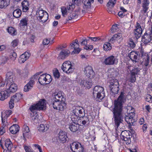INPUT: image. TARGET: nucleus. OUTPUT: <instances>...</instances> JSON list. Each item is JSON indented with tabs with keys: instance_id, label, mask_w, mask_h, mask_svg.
Segmentation results:
<instances>
[{
	"instance_id": "nucleus-1",
	"label": "nucleus",
	"mask_w": 152,
	"mask_h": 152,
	"mask_svg": "<svg viewBox=\"0 0 152 152\" xmlns=\"http://www.w3.org/2000/svg\"><path fill=\"white\" fill-rule=\"evenodd\" d=\"M124 95L121 93L117 99L114 101V107L113 109V115L114 122L116 130L120 124L123 121L124 113L123 104L124 101Z\"/></svg>"
},
{
	"instance_id": "nucleus-2",
	"label": "nucleus",
	"mask_w": 152,
	"mask_h": 152,
	"mask_svg": "<svg viewBox=\"0 0 152 152\" xmlns=\"http://www.w3.org/2000/svg\"><path fill=\"white\" fill-rule=\"evenodd\" d=\"M138 56L141 57L143 60V62L145 66L148 64L149 58L147 53H145L143 49H141L138 52L135 51L131 52L129 55V56L132 61L134 63L138 61Z\"/></svg>"
},
{
	"instance_id": "nucleus-3",
	"label": "nucleus",
	"mask_w": 152,
	"mask_h": 152,
	"mask_svg": "<svg viewBox=\"0 0 152 152\" xmlns=\"http://www.w3.org/2000/svg\"><path fill=\"white\" fill-rule=\"evenodd\" d=\"M15 77L12 72H9L7 73L6 77V91L9 94L16 92L17 90V86L14 82Z\"/></svg>"
},
{
	"instance_id": "nucleus-4",
	"label": "nucleus",
	"mask_w": 152,
	"mask_h": 152,
	"mask_svg": "<svg viewBox=\"0 0 152 152\" xmlns=\"http://www.w3.org/2000/svg\"><path fill=\"white\" fill-rule=\"evenodd\" d=\"M65 99L61 91H59L57 94H54V97L51 102L53 108L57 110L61 102L65 101Z\"/></svg>"
},
{
	"instance_id": "nucleus-5",
	"label": "nucleus",
	"mask_w": 152,
	"mask_h": 152,
	"mask_svg": "<svg viewBox=\"0 0 152 152\" xmlns=\"http://www.w3.org/2000/svg\"><path fill=\"white\" fill-rule=\"evenodd\" d=\"M93 96L100 100L102 99L105 96L104 88L100 86H96L93 89Z\"/></svg>"
},
{
	"instance_id": "nucleus-6",
	"label": "nucleus",
	"mask_w": 152,
	"mask_h": 152,
	"mask_svg": "<svg viewBox=\"0 0 152 152\" xmlns=\"http://www.w3.org/2000/svg\"><path fill=\"white\" fill-rule=\"evenodd\" d=\"M12 113L11 110H7L5 112L2 113L1 114V120H2V129H0V134L3 135L5 132V130L4 128L5 126L6 122L7 120V118Z\"/></svg>"
},
{
	"instance_id": "nucleus-7",
	"label": "nucleus",
	"mask_w": 152,
	"mask_h": 152,
	"mask_svg": "<svg viewBox=\"0 0 152 152\" xmlns=\"http://www.w3.org/2000/svg\"><path fill=\"white\" fill-rule=\"evenodd\" d=\"M46 101L44 99L40 100L36 104L32 105L29 109L33 113L36 112V110H41L44 109L46 107Z\"/></svg>"
},
{
	"instance_id": "nucleus-8",
	"label": "nucleus",
	"mask_w": 152,
	"mask_h": 152,
	"mask_svg": "<svg viewBox=\"0 0 152 152\" xmlns=\"http://www.w3.org/2000/svg\"><path fill=\"white\" fill-rule=\"evenodd\" d=\"M36 15L37 19L40 22H45L48 19V15L47 12L39 8L37 11Z\"/></svg>"
},
{
	"instance_id": "nucleus-9",
	"label": "nucleus",
	"mask_w": 152,
	"mask_h": 152,
	"mask_svg": "<svg viewBox=\"0 0 152 152\" xmlns=\"http://www.w3.org/2000/svg\"><path fill=\"white\" fill-rule=\"evenodd\" d=\"M61 68L63 71L67 74L72 73L74 70V67L70 61H66L63 64Z\"/></svg>"
},
{
	"instance_id": "nucleus-10",
	"label": "nucleus",
	"mask_w": 152,
	"mask_h": 152,
	"mask_svg": "<svg viewBox=\"0 0 152 152\" xmlns=\"http://www.w3.org/2000/svg\"><path fill=\"white\" fill-rule=\"evenodd\" d=\"M132 137L131 132L129 131L126 130L122 131L120 135L121 139L124 142V143L127 145L130 144L131 138Z\"/></svg>"
},
{
	"instance_id": "nucleus-11",
	"label": "nucleus",
	"mask_w": 152,
	"mask_h": 152,
	"mask_svg": "<svg viewBox=\"0 0 152 152\" xmlns=\"http://www.w3.org/2000/svg\"><path fill=\"white\" fill-rule=\"evenodd\" d=\"M70 148L73 152H83L84 148L81 144L74 142L70 144Z\"/></svg>"
},
{
	"instance_id": "nucleus-12",
	"label": "nucleus",
	"mask_w": 152,
	"mask_h": 152,
	"mask_svg": "<svg viewBox=\"0 0 152 152\" xmlns=\"http://www.w3.org/2000/svg\"><path fill=\"white\" fill-rule=\"evenodd\" d=\"M52 80L51 76L48 74H44L41 75L38 79L39 83L42 85L49 84Z\"/></svg>"
},
{
	"instance_id": "nucleus-13",
	"label": "nucleus",
	"mask_w": 152,
	"mask_h": 152,
	"mask_svg": "<svg viewBox=\"0 0 152 152\" xmlns=\"http://www.w3.org/2000/svg\"><path fill=\"white\" fill-rule=\"evenodd\" d=\"M142 41L145 44H148L152 41V29L148 30L142 37Z\"/></svg>"
},
{
	"instance_id": "nucleus-14",
	"label": "nucleus",
	"mask_w": 152,
	"mask_h": 152,
	"mask_svg": "<svg viewBox=\"0 0 152 152\" xmlns=\"http://www.w3.org/2000/svg\"><path fill=\"white\" fill-rule=\"evenodd\" d=\"M22 97V94L20 93H16L15 95L12 96L9 102L10 108H13L14 106L15 103L18 102L21 99Z\"/></svg>"
},
{
	"instance_id": "nucleus-15",
	"label": "nucleus",
	"mask_w": 152,
	"mask_h": 152,
	"mask_svg": "<svg viewBox=\"0 0 152 152\" xmlns=\"http://www.w3.org/2000/svg\"><path fill=\"white\" fill-rule=\"evenodd\" d=\"M39 75V74L37 73L32 77L30 81L24 86V91L25 92L28 91L33 88V85L35 83V81L37 80L36 76L37 75Z\"/></svg>"
},
{
	"instance_id": "nucleus-16",
	"label": "nucleus",
	"mask_w": 152,
	"mask_h": 152,
	"mask_svg": "<svg viewBox=\"0 0 152 152\" xmlns=\"http://www.w3.org/2000/svg\"><path fill=\"white\" fill-rule=\"evenodd\" d=\"M110 83L109 87L112 92L114 93L119 91L118 83L116 80H111Z\"/></svg>"
},
{
	"instance_id": "nucleus-17",
	"label": "nucleus",
	"mask_w": 152,
	"mask_h": 152,
	"mask_svg": "<svg viewBox=\"0 0 152 152\" xmlns=\"http://www.w3.org/2000/svg\"><path fill=\"white\" fill-rule=\"evenodd\" d=\"M118 62V59L116 57L113 56H109L106 58L104 63L106 65H113Z\"/></svg>"
},
{
	"instance_id": "nucleus-18",
	"label": "nucleus",
	"mask_w": 152,
	"mask_h": 152,
	"mask_svg": "<svg viewBox=\"0 0 152 152\" xmlns=\"http://www.w3.org/2000/svg\"><path fill=\"white\" fill-rule=\"evenodd\" d=\"M129 109H131L132 111L129 113L128 110H127L128 113H129V115L126 116L125 118V121L128 123L130 124H133L134 122V118L135 116V113L134 112V109L132 107H129Z\"/></svg>"
},
{
	"instance_id": "nucleus-19",
	"label": "nucleus",
	"mask_w": 152,
	"mask_h": 152,
	"mask_svg": "<svg viewBox=\"0 0 152 152\" xmlns=\"http://www.w3.org/2000/svg\"><path fill=\"white\" fill-rule=\"evenodd\" d=\"M140 69L138 68H134L132 69L130 72V81L132 83L135 82L136 80V75L139 74Z\"/></svg>"
},
{
	"instance_id": "nucleus-20",
	"label": "nucleus",
	"mask_w": 152,
	"mask_h": 152,
	"mask_svg": "<svg viewBox=\"0 0 152 152\" xmlns=\"http://www.w3.org/2000/svg\"><path fill=\"white\" fill-rule=\"evenodd\" d=\"M91 79L89 78L86 80H80L79 81V83L82 86L85 87L87 89H89L91 88L92 85V81Z\"/></svg>"
},
{
	"instance_id": "nucleus-21",
	"label": "nucleus",
	"mask_w": 152,
	"mask_h": 152,
	"mask_svg": "<svg viewBox=\"0 0 152 152\" xmlns=\"http://www.w3.org/2000/svg\"><path fill=\"white\" fill-rule=\"evenodd\" d=\"M84 72L86 76L91 79L93 78L95 75L92 68L90 66H88L85 68Z\"/></svg>"
},
{
	"instance_id": "nucleus-22",
	"label": "nucleus",
	"mask_w": 152,
	"mask_h": 152,
	"mask_svg": "<svg viewBox=\"0 0 152 152\" xmlns=\"http://www.w3.org/2000/svg\"><path fill=\"white\" fill-rule=\"evenodd\" d=\"M149 4V0H143L142 3V9L141 10V12L144 15L145 13H147Z\"/></svg>"
},
{
	"instance_id": "nucleus-23",
	"label": "nucleus",
	"mask_w": 152,
	"mask_h": 152,
	"mask_svg": "<svg viewBox=\"0 0 152 152\" xmlns=\"http://www.w3.org/2000/svg\"><path fill=\"white\" fill-rule=\"evenodd\" d=\"M135 27L136 28L134 30V33L135 36L137 39L141 36L142 30L141 26L138 22L136 23Z\"/></svg>"
},
{
	"instance_id": "nucleus-24",
	"label": "nucleus",
	"mask_w": 152,
	"mask_h": 152,
	"mask_svg": "<svg viewBox=\"0 0 152 152\" xmlns=\"http://www.w3.org/2000/svg\"><path fill=\"white\" fill-rule=\"evenodd\" d=\"M58 137V140L63 142H65L67 138L66 133L63 131H61L59 133Z\"/></svg>"
},
{
	"instance_id": "nucleus-25",
	"label": "nucleus",
	"mask_w": 152,
	"mask_h": 152,
	"mask_svg": "<svg viewBox=\"0 0 152 152\" xmlns=\"http://www.w3.org/2000/svg\"><path fill=\"white\" fill-rule=\"evenodd\" d=\"M30 56V54L28 52H25L20 55L19 58V62L20 63H23L28 59Z\"/></svg>"
},
{
	"instance_id": "nucleus-26",
	"label": "nucleus",
	"mask_w": 152,
	"mask_h": 152,
	"mask_svg": "<svg viewBox=\"0 0 152 152\" xmlns=\"http://www.w3.org/2000/svg\"><path fill=\"white\" fill-rule=\"evenodd\" d=\"M70 53V51L68 50H62L59 53L58 58L64 59L69 56Z\"/></svg>"
},
{
	"instance_id": "nucleus-27",
	"label": "nucleus",
	"mask_w": 152,
	"mask_h": 152,
	"mask_svg": "<svg viewBox=\"0 0 152 152\" xmlns=\"http://www.w3.org/2000/svg\"><path fill=\"white\" fill-rule=\"evenodd\" d=\"M78 106H74L72 107V112L73 114L71 115V118L72 121H75V119H77L79 116V113H78L77 111L79 109Z\"/></svg>"
},
{
	"instance_id": "nucleus-28",
	"label": "nucleus",
	"mask_w": 152,
	"mask_h": 152,
	"mask_svg": "<svg viewBox=\"0 0 152 152\" xmlns=\"http://www.w3.org/2000/svg\"><path fill=\"white\" fill-rule=\"evenodd\" d=\"M94 0H83L82 2L83 4V8L87 10L91 7V4L94 2Z\"/></svg>"
},
{
	"instance_id": "nucleus-29",
	"label": "nucleus",
	"mask_w": 152,
	"mask_h": 152,
	"mask_svg": "<svg viewBox=\"0 0 152 152\" xmlns=\"http://www.w3.org/2000/svg\"><path fill=\"white\" fill-rule=\"evenodd\" d=\"M31 115H32V119L33 120L35 123H39L40 121H42V117L41 114L39 113L38 114H35L32 115V114L31 113Z\"/></svg>"
},
{
	"instance_id": "nucleus-30",
	"label": "nucleus",
	"mask_w": 152,
	"mask_h": 152,
	"mask_svg": "<svg viewBox=\"0 0 152 152\" xmlns=\"http://www.w3.org/2000/svg\"><path fill=\"white\" fill-rule=\"evenodd\" d=\"M79 124L75 122L71 123L69 127L70 130L73 132H76L79 129Z\"/></svg>"
},
{
	"instance_id": "nucleus-31",
	"label": "nucleus",
	"mask_w": 152,
	"mask_h": 152,
	"mask_svg": "<svg viewBox=\"0 0 152 152\" xmlns=\"http://www.w3.org/2000/svg\"><path fill=\"white\" fill-rule=\"evenodd\" d=\"M10 130L11 133L15 134L19 131V127L17 124H14L10 127Z\"/></svg>"
},
{
	"instance_id": "nucleus-32",
	"label": "nucleus",
	"mask_w": 152,
	"mask_h": 152,
	"mask_svg": "<svg viewBox=\"0 0 152 152\" xmlns=\"http://www.w3.org/2000/svg\"><path fill=\"white\" fill-rule=\"evenodd\" d=\"M29 4L27 0H24L22 3V10L23 12H26L28 10Z\"/></svg>"
},
{
	"instance_id": "nucleus-33",
	"label": "nucleus",
	"mask_w": 152,
	"mask_h": 152,
	"mask_svg": "<svg viewBox=\"0 0 152 152\" xmlns=\"http://www.w3.org/2000/svg\"><path fill=\"white\" fill-rule=\"evenodd\" d=\"M49 127L48 124H40L38 127V130L41 132H44L48 130Z\"/></svg>"
},
{
	"instance_id": "nucleus-34",
	"label": "nucleus",
	"mask_w": 152,
	"mask_h": 152,
	"mask_svg": "<svg viewBox=\"0 0 152 152\" xmlns=\"http://www.w3.org/2000/svg\"><path fill=\"white\" fill-rule=\"evenodd\" d=\"M122 37V34L121 33H118L117 34H115L110 39V41L111 42H115L121 38Z\"/></svg>"
},
{
	"instance_id": "nucleus-35",
	"label": "nucleus",
	"mask_w": 152,
	"mask_h": 152,
	"mask_svg": "<svg viewBox=\"0 0 152 152\" xmlns=\"http://www.w3.org/2000/svg\"><path fill=\"white\" fill-rule=\"evenodd\" d=\"M6 91H0V100L4 101L9 96Z\"/></svg>"
},
{
	"instance_id": "nucleus-36",
	"label": "nucleus",
	"mask_w": 152,
	"mask_h": 152,
	"mask_svg": "<svg viewBox=\"0 0 152 152\" xmlns=\"http://www.w3.org/2000/svg\"><path fill=\"white\" fill-rule=\"evenodd\" d=\"M23 136L24 138L26 137H28V135L29 133V127L26 125L23 126Z\"/></svg>"
},
{
	"instance_id": "nucleus-37",
	"label": "nucleus",
	"mask_w": 152,
	"mask_h": 152,
	"mask_svg": "<svg viewBox=\"0 0 152 152\" xmlns=\"http://www.w3.org/2000/svg\"><path fill=\"white\" fill-rule=\"evenodd\" d=\"M10 0H0V8H3L6 7L10 4Z\"/></svg>"
},
{
	"instance_id": "nucleus-38",
	"label": "nucleus",
	"mask_w": 152,
	"mask_h": 152,
	"mask_svg": "<svg viewBox=\"0 0 152 152\" xmlns=\"http://www.w3.org/2000/svg\"><path fill=\"white\" fill-rule=\"evenodd\" d=\"M103 48L104 50L106 51H110L112 49L111 44L108 42H106L103 45Z\"/></svg>"
},
{
	"instance_id": "nucleus-39",
	"label": "nucleus",
	"mask_w": 152,
	"mask_h": 152,
	"mask_svg": "<svg viewBox=\"0 0 152 152\" xmlns=\"http://www.w3.org/2000/svg\"><path fill=\"white\" fill-rule=\"evenodd\" d=\"M8 32L11 35L14 36L17 34L16 30L12 27H10L7 29Z\"/></svg>"
},
{
	"instance_id": "nucleus-40",
	"label": "nucleus",
	"mask_w": 152,
	"mask_h": 152,
	"mask_svg": "<svg viewBox=\"0 0 152 152\" xmlns=\"http://www.w3.org/2000/svg\"><path fill=\"white\" fill-rule=\"evenodd\" d=\"M13 15L15 17L18 18L21 15V11L19 9H17L13 11Z\"/></svg>"
},
{
	"instance_id": "nucleus-41",
	"label": "nucleus",
	"mask_w": 152,
	"mask_h": 152,
	"mask_svg": "<svg viewBox=\"0 0 152 152\" xmlns=\"http://www.w3.org/2000/svg\"><path fill=\"white\" fill-rule=\"evenodd\" d=\"M79 109L77 111L78 113H79V116L82 117L85 115V110L83 107L81 106H78Z\"/></svg>"
},
{
	"instance_id": "nucleus-42",
	"label": "nucleus",
	"mask_w": 152,
	"mask_h": 152,
	"mask_svg": "<svg viewBox=\"0 0 152 152\" xmlns=\"http://www.w3.org/2000/svg\"><path fill=\"white\" fill-rule=\"evenodd\" d=\"M66 107V105L65 101H61L60 104L58 105L57 110L63 111L65 108Z\"/></svg>"
},
{
	"instance_id": "nucleus-43",
	"label": "nucleus",
	"mask_w": 152,
	"mask_h": 152,
	"mask_svg": "<svg viewBox=\"0 0 152 152\" xmlns=\"http://www.w3.org/2000/svg\"><path fill=\"white\" fill-rule=\"evenodd\" d=\"M71 49H74L79 47L78 42L77 40L75 39V41L72 42L70 44Z\"/></svg>"
},
{
	"instance_id": "nucleus-44",
	"label": "nucleus",
	"mask_w": 152,
	"mask_h": 152,
	"mask_svg": "<svg viewBox=\"0 0 152 152\" xmlns=\"http://www.w3.org/2000/svg\"><path fill=\"white\" fill-rule=\"evenodd\" d=\"M5 145L9 150L11 149L12 146V142L9 139L6 140L5 141Z\"/></svg>"
},
{
	"instance_id": "nucleus-45",
	"label": "nucleus",
	"mask_w": 152,
	"mask_h": 152,
	"mask_svg": "<svg viewBox=\"0 0 152 152\" xmlns=\"http://www.w3.org/2000/svg\"><path fill=\"white\" fill-rule=\"evenodd\" d=\"M77 15L76 12H74L72 13H70L68 15V20H71L72 19L77 18Z\"/></svg>"
},
{
	"instance_id": "nucleus-46",
	"label": "nucleus",
	"mask_w": 152,
	"mask_h": 152,
	"mask_svg": "<svg viewBox=\"0 0 152 152\" xmlns=\"http://www.w3.org/2000/svg\"><path fill=\"white\" fill-rule=\"evenodd\" d=\"M28 19L26 18L22 19L20 21V26H25L27 25Z\"/></svg>"
},
{
	"instance_id": "nucleus-47",
	"label": "nucleus",
	"mask_w": 152,
	"mask_h": 152,
	"mask_svg": "<svg viewBox=\"0 0 152 152\" xmlns=\"http://www.w3.org/2000/svg\"><path fill=\"white\" fill-rule=\"evenodd\" d=\"M17 57V54L13 51H12L10 54V58L11 60L13 61H14L15 60Z\"/></svg>"
},
{
	"instance_id": "nucleus-48",
	"label": "nucleus",
	"mask_w": 152,
	"mask_h": 152,
	"mask_svg": "<svg viewBox=\"0 0 152 152\" xmlns=\"http://www.w3.org/2000/svg\"><path fill=\"white\" fill-rule=\"evenodd\" d=\"M75 7V5L72 3H69L67 6L66 9L67 10H72Z\"/></svg>"
},
{
	"instance_id": "nucleus-49",
	"label": "nucleus",
	"mask_w": 152,
	"mask_h": 152,
	"mask_svg": "<svg viewBox=\"0 0 152 152\" xmlns=\"http://www.w3.org/2000/svg\"><path fill=\"white\" fill-rule=\"evenodd\" d=\"M53 74L55 78H58L60 76V73L58 70L55 69L53 70Z\"/></svg>"
},
{
	"instance_id": "nucleus-50",
	"label": "nucleus",
	"mask_w": 152,
	"mask_h": 152,
	"mask_svg": "<svg viewBox=\"0 0 152 152\" xmlns=\"http://www.w3.org/2000/svg\"><path fill=\"white\" fill-rule=\"evenodd\" d=\"M23 146L26 152H34L31 149L30 146H27L24 145Z\"/></svg>"
},
{
	"instance_id": "nucleus-51",
	"label": "nucleus",
	"mask_w": 152,
	"mask_h": 152,
	"mask_svg": "<svg viewBox=\"0 0 152 152\" xmlns=\"http://www.w3.org/2000/svg\"><path fill=\"white\" fill-rule=\"evenodd\" d=\"M116 0H112L110 1H109L107 3V7H112L115 4Z\"/></svg>"
},
{
	"instance_id": "nucleus-52",
	"label": "nucleus",
	"mask_w": 152,
	"mask_h": 152,
	"mask_svg": "<svg viewBox=\"0 0 152 152\" xmlns=\"http://www.w3.org/2000/svg\"><path fill=\"white\" fill-rule=\"evenodd\" d=\"M118 26L119 25L118 24L113 25L111 28V32L113 33L116 32L118 29Z\"/></svg>"
},
{
	"instance_id": "nucleus-53",
	"label": "nucleus",
	"mask_w": 152,
	"mask_h": 152,
	"mask_svg": "<svg viewBox=\"0 0 152 152\" xmlns=\"http://www.w3.org/2000/svg\"><path fill=\"white\" fill-rule=\"evenodd\" d=\"M66 8L65 7H62L61 8V11L63 16L65 17V16L68 15V12L66 11Z\"/></svg>"
},
{
	"instance_id": "nucleus-54",
	"label": "nucleus",
	"mask_w": 152,
	"mask_h": 152,
	"mask_svg": "<svg viewBox=\"0 0 152 152\" xmlns=\"http://www.w3.org/2000/svg\"><path fill=\"white\" fill-rule=\"evenodd\" d=\"M81 50L79 47L75 48L74 50L72 52V54H78L80 51Z\"/></svg>"
},
{
	"instance_id": "nucleus-55",
	"label": "nucleus",
	"mask_w": 152,
	"mask_h": 152,
	"mask_svg": "<svg viewBox=\"0 0 152 152\" xmlns=\"http://www.w3.org/2000/svg\"><path fill=\"white\" fill-rule=\"evenodd\" d=\"M42 43L44 45H47L49 43H50L51 44H52L51 42H50V40L47 38H45L43 40Z\"/></svg>"
},
{
	"instance_id": "nucleus-56",
	"label": "nucleus",
	"mask_w": 152,
	"mask_h": 152,
	"mask_svg": "<svg viewBox=\"0 0 152 152\" xmlns=\"http://www.w3.org/2000/svg\"><path fill=\"white\" fill-rule=\"evenodd\" d=\"M8 60V58H7L5 56H3L2 57L1 61V63L2 64H4L6 63Z\"/></svg>"
},
{
	"instance_id": "nucleus-57",
	"label": "nucleus",
	"mask_w": 152,
	"mask_h": 152,
	"mask_svg": "<svg viewBox=\"0 0 152 152\" xmlns=\"http://www.w3.org/2000/svg\"><path fill=\"white\" fill-rule=\"evenodd\" d=\"M89 38L92 41H97L100 40L101 39L99 37H89Z\"/></svg>"
},
{
	"instance_id": "nucleus-58",
	"label": "nucleus",
	"mask_w": 152,
	"mask_h": 152,
	"mask_svg": "<svg viewBox=\"0 0 152 152\" xmlns=\"http://www.w3.org/2000/svg\"><path fill=\"white\" fill-rule=\"evenodd\" d=\"M93 48V47L92 45H86L84 47V49L86 50H92Z\"/></svg>"
},
{
	"instance_id": "nucleus-59",
	"label": "nucleus",
	"mask_w": 152,
	"mask_h": 152,
	"mask_svg": "<svg viewBox=\"0 0 152 152\" xmlns=\"http://www.w3.org/2000/svg\"><path fill=\"white\" fill-rule=\"evenodd\" d=\"M129 46L131 48H134L135 47V44L132 41H130L129 42Z\"/></svg>"
},
{
	"instance_id": "nucleus-60",
	"label": "nucleus",
	"mask_w": 152,
	"mask_h": 152,
	"mask_svg": "<svg viewBox=\"0 0 152 152\" xmlns=\"http://www.w3.org/2000/svg\"><path fill=\"white\" fill-rule=\"evenodd\" d=\"M18 45V41L17 40H14L11 43V45L13 47H15Z\"/></svg>"
},
{
	"instance_id": "nucleus-61",
	"label": "nucleus",
	"mask_w": 152,
	"mask_h": 152,
	"mask_svg": "<svg viewBox=\"0 0 152 152\" xmlns=\"http://www.w3.org/2000/svg\"><path fill=\"white\" fill-rule=\"evenodd\" d=\"M146 100L150 102H151V101H152V96H151L149 94H148L146 96Z\"/></svg>"
},
{
	"instance_id": "nucleus-62",
	"label": "nucleus",
	"mask_w": 152,
	"mask_h": 152,
	"mask_svg": "<svg viewBox=\"0 0 152 152\" xmlns=\"http://www.w3.org/2000/svg\"><path fill=\"white\" fill-rule=\"evenodd\" d=\"M4 83L2 77H0V87L4 86Z\"/></svg>"
},
{
	"instance_id": "nucleus-63",
	"label": "nucleus",
	"mask_w": 152,
	"mask_h": 152,
	"mask_svg": "<svg viewBox=\"0 0 152 152\" xmlns=\"http://www.w3.org/2000/svg\"><path fill=\"white\" fill-rule=\"evenodd\" d=\"M87 43V39H83L82 40V41L80 42L81 44L82 45H86Z\"/></svg>"
},
{
	"instance_id": "nucleus-64",
	"label": "nucleus",
	"mask_w": 152,
	"mask_h": 152,
	"mask_svg": "<svg viewBox=\"0 0 152 152\" xmlns=\"http://www.w3.org/2000/svg\"><path fill=\"white\" fill-rule=\"evenodd\" d=\"M123 11H120L118 13V15L121 17H123L124 16L125 14Z\"/></svg>"
}]
</instances>
